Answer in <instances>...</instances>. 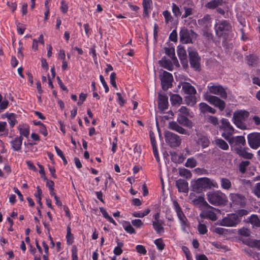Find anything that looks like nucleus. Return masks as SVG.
<instances>
[{
  "label": "nucleus",
  "mask_w": 260,
  "mask_h": 260,
  "mask_svg": "<svg viewBox=\"0 0 260 260\" xmlns=\"http://www.w3.org/2000/svg\"><path fill=\"white\" fill-rule=\"evenodd\" d=\"M158 107L161 111H164L168 108V97L165 94H158Z\"/></svg>",
  "instance_id": "obj_17"
},
{
  "label": "nucleus",
  "mask_w": 260,
  "mask_h": 260,
  "mask_svg": "<svg viewBox=\"0 0 260 260\" xmlns=\"http://www.w3.org/2000/svg\"><path fill=\"white\" fill-rule=\"evenodd\" d=\"M210 93L219 95L221 99H226L228 97L225 89L220 84L211 83L207 86Z\"/></svg>",
  "instance_id": "obj_8"
},
{
  "label": "nucleus",
  "mask_w": 260,
  "mask_h": 260,
  "mask_svg": "<svg viewBox=\"0 0 260 260\" xmlns=\"http://www.w3.org/2000/svg\"><path fill=\"white\" fill-rule=\"evenodd\" d=\"M162 224L163 222L162 221L152 222L153 227L157 234H161L164 232V228L162 225Z\"/></svg>",
  "instance_id": "obj_35"
},
{
  "label": "nucleus",
  "mask_w": 260,
  "mask_h": 260,
  "mask_svg": "<svg viewBox=\"0 0 260 260\" xmlns=\"http://www.w3.org/2000/svg\"><path fill=\"white\" fill-rule=\"evenodd\" d=\"M116 77V73L114 72H113L110 75V83L112 84V85L116 89L117 88V86L116 83L115 79Z\"/></svg>",
  "instance_id": "obj_53"
},
{
  "label": "nucleus",
  "mask_w": 260,
  "mask_h": 260,
  "mask_svg": "<svg viewBox=\"0 0 260 260\" xmlns=\"http://www.w3.org/2000/svg\"><path fill=\"white\" fill-rule=\"evenodd\" d=\"M230 200L234 205L244 207L246 203V199L244 196L240 193H231Z\"/></svg>",
  "instance_id": "obj_15"
},
{
  "label": "nucleus",
  "mask_w": 260,
  "mask_h": 260,
  "mask_svg": "<svg viewBox=\"0 0 260 260\" xmlns=\"http://www.w3.org/2000/svg\"><path fill=\"white\" fill-rule=\"evenodd\" d=\"M207 200L210 204L215 206L224 205L227 201L225 194L219 191L208 193Z\"/></svg>",
  "instance_id": "obj_2"
},
{
  "label": "nucleus",
  "mask_w": 260,
  "mask_h": 260,
  "mask_svg": "<svg viewBox=\"0 0 260 260\" xmlns=\"http://www.w3.org/2000/svg\"><path fill=\"white\" fill-rule=\"evenodd\" d=\"M176 186H177L178 191L182 192H188V182L182 179H179L176 181Z\"/></svg>",
  "instance_id": "obj_19"
},
{
  "label": "nucleus",
  "mask_w": 260,
  "mask_h": 260,
  "mask_svg": "<svg viewBox=\"0 0 260 260\" xmlns=\"http://www.w3.org/2000/svg\"><path fill=\"white\" fill-rule=\"evenodd\" d=\"M232 136H226L223 138L227 140L230 145H234L235 146L236 137H231Z\"/></svg>",
  "instance_id": "obj_59"
},
{
  "label": "nucleus",
  "mask_w": 260,
  "mask_h": 260,
  "mask_svg": "<svg viewBox=\"0 0 260 260\" xmlns=\"http://www.w3.org/2000/svg\"><path fill=\"white\" fill-rule=\"evenodd\" d=\"M22 140L23 138L20 136L11 142L12 148L15 151H19L21 149Z\"/></svg>",
  "instance_id": "obj_25"
},
{
  "label": "nucleus",
  "mask_w": 260,
  "mask_h": 260,
  "mask_svg": "<svg viewBox=\"0 0 260 260\" xmlns=\"http://www.w3.org/2000/svg\"><path fill=\"white\" fill-rule=\"evenodd\" d=\"M200 216L202 218L209 219L213 221L217 219L216 214L212 210L206 209L202 211L200 214Z\"/></svg>",
  "instance_id": "obj_18"
},
{
  "label": "nucleus",
  "mask_w": 260,
  "mask_h": 260,
  "mask_svg": "<svg viewBox=\"0 0 260 260\" xmlns=\"http://www.w3.org/2000/svg\"><path fill=\"white\" fill-rule=\"evenodd\" d=\"M185 103L188 105L193 106L197 103V99L194 95L189 94L185 97Z\"/></svg>",
  "instance_id": "obj_36"
},
{
  "label": "nucleus",
  "mask_w": 260,
  "mask_h": 260,
  "mask_svg": "<svg viewBox=\"0 0 260 260\" xmlns=\"http://www.w3.org/2000/svg\"><path fill=\"white\" fill-rule=\"evenodd\" d=\"M248 142L251 148L257 149L260 146V133H252L247 136Z\"/></svg>",
  "instance_id": "obj_14"
},
{
  "label": "nucleus",
  "mask_w": 260,
  "mask_h": 260,
  "mask_svg": "<svg viewBox=\"0 0 260 260\" xmlns=\"http://www.w3.org/2000/svg\"><path fill=\"white\" fill-rule=\"evenodd\" d=\"M197 34L192 30H188L187 29L183 28L180 31V39L182 43H192V39H196Z\"/></svg>",
  "instance_id": "obj_9"
},
{
  "label": "nucleus",
  "mask_w": 260,
  "mask_h": 260,
  "mask_svg": "<svg viewBox=\"0 0 260 260\" xmlns=\"http://www.w3.org/2000/svg\"><path fill=\"white\" fill-rule=\"evenodd\" d=\"M169 128L175 131L179 134L188 135V132L184 128L180 126L176 121H171L169 123Z\"/></svg>",
  "instance_id": "obj_20"
},
{
  "label": "nucleus",
  "mask_w": 260,
  "mask_h": 260,
  "mask_svg": "<svg viewBox=\"0 0 260 260\" xmlns=\"http://www.w3.org/2000/svg\"><path fill=\"white\" fill-rule=\"evenodd\" d=\"M189 58L190 67L196 71H200L201 64L200 60L201 58L199 56L197 52L194 51H191L189 52Z\"/></svg>",
  "instance_id": "obj_12"
},
{
  "label": "nucleus",
  "mask_w": 260,
  "mask_h": 260,
  "mask_svg": "<svg viewBox=\"0 0 260 260\" xmlns=\"http://www.w3.org/2000/svg\"><path fill=\"white\" fill-rule=\"evenodd\" d=\"M123 226L124 229L129 234H135L136 233L135 230L128 221H125L123 224Z\"/></svg>",
  "instance_id": "obj_42"
},
{
  "label": "nucleus",
  "mask_w": 260,
  "mask_h": 260,
  "mask_svg": "<svg viewBox=\"0 0 260 260\" xmlns=\"http://www.w3.org/2000/svg\"><path fill=\"white\" fill-rule=\"evenodd\" d=\"M154 243L156 245L157 248L161 250L164 248L165 244L163 243V241L161 239H158L154 241Z\"/></svg>",
  "instance_id": "obj_51"
},
{
  "label": "nucleus",
  "mask_w": 260,
  "mask_h": 260,
  "mask_svg": "<svg viewBox=\"0 0 260 260\" xmlns=\"http://www.w3.org/2000/svg\"><path fill=\"white\" fill-rule=\"evenodd\" d=\"M159 78L163 90H167L169 88H171L172 86L173 78L171 73L164 71L162 75H160Z\"/></svg>",
  "instance_id": "obj_11"
},
{
  "label": "nucleus",
  "mask_w": 260,
  "mask_h": 260,
  "mask_svg": "<svg viewBox=\"0 0 260 260\" xmlns=\"http://www.w3.org/2000/svg\"><path fill=\"white\" fill-rule=\"evenodd\" d=\"M236 214L238 215V217L240 218L243 216L247 215L248 214V211L245 209H240L238 210Z\"/></svg>",
  "instance_id": "obj_62"
},
{
  "label": "nucleus",
  "mask_w": 260,
  "mask_h": 260,
  "mask_svg": "<svg viewBox=\"0 0 260 260\" xmlns=\"http://www.w3.org/2000/svg\"><path fill=\"white\" fill-rule=\"evenodd\" d=\"M198 22L200 25L203 27H208L211 23V18L209 15L207 14L203 18L199 19Z\"/></svg>",
  "instance_id": "obj_30"
},
{
  "label": "nucleus",
  "mask_w": 260,
  "mask_h": 260,
  "mask_svg": "<svg viewBox=\"0 0 260 260\" xmlns=\"http://www.w3.org/2000/svg\"><path fill=\"white\" fill-rule=\"evenodd\" d=\"M192 202L194 205L198 206L199 207H204L207 208L213 209L212 207L208 204L204 198L202 196H200L197 198L194 199Z\"/></svg>",
  "instance_id": "obj_22"
},
{
  "label": "nucleus",
  "mask_w": 260,
  "mask_h": 260,
  "mask_svg": "<svg viewBox=\"0 0 260 260\" xmlns=\"http://www.w3.org/2000/svg\"><path fill=\"white\" fill-rule=\"evenodd\" d=\"M179 114H181L185 116H188L189 115V110L186 107L182 106L179 110Z\"/></svg>",
  "instance_id": "obj_58"
},
{
  "label": "nucleus",
  "mask_w": 260,
  "mask_h": 260,
  "mask_svg": "<svg viewBox=\"0 0 260 260\" xmlns=\"http://www.w3.org/2000/svg\"><path fill=\"white\" fill-rule=\"evenodd\" d=\"M55 149L57 155L59 156L62 159L64 165H67L68 163V161L66 158L65 156H64L62 151L56 146H55Z\"/></svg>",
  "instance_id": "obj_49"
},
{
  "label": "nucleus",
  "mask_w": 260,
  "mask_h": 260,
  "mask_svg": "<svg viewBox=\"0 0 260 260\" xmlns=\"http://www.w3.org/2000/svg\"><path fill=\"white\" fill-rule=\"evenodd\" d=\"M199 109L201 113L205 114L207 113H210L215 114L216 110L212 107L209 106L205 103H201L199 104Z\"/></svg>",
  "instance_id": "obj_23"
},
{
  "label": "nucleus",
  "mask_w": 260,
  "mask_h": 260,
  "mask_svg": "<svg viewBox=\"0 0 260 260\" xmlns=\"http://www.w3.org/2000/svg\"><path fill=\"white\" fill-rule=\"evenodd\" d=\"M159 63L161 67L169 71H171L173 69V65L171 61L169 59H167L166 56L163 57L159 61Z\"/></svg>",
  "instance_id": "obj_31"
},
{
  "label": "nucleus",
  "mask_w": 260,
  "mask_h": 260,
  "mask_svg": "<svg viewBox=\"0 0 260 260\" xmlns=\"http://www.w3.org/2000/svg\"><path fill=\"white\" fill-rule=\"evenodd\" d=\"M18 129L19 130L20 134L21 136H23L27 138L29 134V128L28 125H23L22 127L19 126L18 127Z\"/></svg>",
  "instance_id": "obj_38"
},
{
  "label": "nucleus",
  "mask_w": 260,
  "mask_h": 260,
  "mask_svg": "<svg viewBox=\"0 0 260 260\" xmlns=\"http://www.w3.org/2000/svg\"><path fill=\"white\" fill-rule=\"evenodd\" d=\"M177 53H178V55L179 57V59L185 58V57H187L186 51L182 47H181L178 49Z\"/></svg>",
  "instance_id": "obj_52"
},
{
  "label": "nucleus",
  "mask_w": 260,
  "mask_h": 260,
  "mask_svg": "<svg viewBox=\"0 0 260 260\" xmlns=\"http://www.w3.org/2000/svg\"><path fill=\"white\" fill-rule=\"evenodd\" d=\"M149 136H150L151 143V145L152 146L153 154L156 159V161L157 162H159L160 160V159L159 157L158 153V151H157V147H156V140L155 139L154 134L152 131H150L149 132Z\"/></svg>",
  "instance_id": "obj_21"
},
{
  "label": "nucleus",
  "mask_w": 260,
  "mask_h": 260,
  "mask_svg": "<svg viewBox=\"0 0 260 260\" xmlns=\"http://www.w3.org/2000/svg\"><path fill=\"white\" fill-rule=\"evenodd\" d=\"M172 12L176 17L180 16L181 12L178 6L175 3L172 4Z\"/></svg>",
  "instance_id": "obj_47"
},
{
  "label": "nucleus",
  "mask_w": 260,
  "mask_h": 260,
  "mask_svg": "<svg viewBox=\"0 0 260 260\" xmlns=\"http://www.w3.org/2000/svg\"><path fill=\"white\" fill-rule=\"evenodd\" d=\"M173 204L175 207V211L177 213V216L180 221L181 225H187V219L186 218V216L182 212V209L180 207L177 201H174L173 202Z\"/></svg>",
  "instance_id": "obj_16"
},
{
  "label": "nucleus",
  "mask_w": 260,
  "mask_h": 260,
  "mask_svg": "<svg viewBox=\"0 0 260 260\" xmlns=\"http://www.w3.org/2000/svg\"><path fill=\"white\" fill-rule=\"evenodd\" d=\"M165 53L170 58H172L174 64L176 66L179 65V63L177 58L175 57V49L174 48H165Z\"/></svg>",
  "instance_id": "obj_28"
},
{
  "label": "nucleus",
  "mask_w": 260,
  "mask_h": 260,
  "mask_svg": "<svg viewBox=\"0 0 260 260\" xmlns=\"http://www.w3.org/2000/svg\"><path fill=\"white\" fill-rule=\"evenodd\" d=\"M6 117L9 121V122L11 127H13L17 123L15 114L14 113L7 114Z\"/></svg>",
  "instance_id": "obj_43"
},
{
  "label": "nucleus",
  "mask_w": 260,
  "mask_h": 260,
  "mask_svg": "<svg viewBox=\"0 0 260 260\" xmlns=\"http://www.w3.org/2000/svg\"><path fill=\"white\" fill-rule=\"evenodd\" d=\"M215 144L221 149L227 150L229 149V145L228 143L220 138H217L214 141Z\"/></svg>",
  "instance_id": "obj_33"
},
{
  "label": "nucleus",
  "mask_w": 260,
  "mask_h": 260,
  "mask_svg": "<svg viewBox=\"0 0 260 260\" xmlns=\"http://www.w3.org/2000/svg\"><path fill=\"white\" fill-rule=\"evenodd\" d=\"M238 233L240 235L248 237L250 235V231L247 228L240 229L238 231Z\"/></svg>",
  "instance_id": "obj_54"
},
{
  "label": "nucleus",
  "mask_w": 260,
  "mask_h": 260,
  "mask_svg": "<svg viewBox=\"0 0 260 260\" xmlns=\"http://www.w3.org/2000/svg\"><path fill=\"white\" fill-rule=\"evenodd\" d=\"M197 160L193 157H190L187 159V161L185 164L186 167L193 168L197 166Z\"/></svg>",
  "instance_id": "obj_45"
},
{
  "label": "nucleus",
  "mask_w": 260,
  "mask_h": 260,
  "mask_svg": "<svg viewBox=\"0 0 260 260\" xmlns=\"http://www.w3.org/2000/svg\"><path fill=\"white\" fill-rule=\"evenodd\" d=\"M246 63L250 66H256L258 62V58L254 54H249L246 56Z\"/></svg>",
  "instance_id": "obj_27"
},
{
  "label": "nucleus",
  "mask_w": 260,
  "mask_h": 260,
  "mask_svg": "<svg viewBox=\"0 0 260 260\" xmlns=\"http://www.w3.org/2000/svg\"><path fill=\"white\" fill-rule=\"evenodd\" d=\"M241 219L238 217V215L235 213L228 214L220 222V225L224 226H235L239 224Z\"/></svg>",
  "instance_id": "obj_6"
},
{
  "label": "nucleus",
  "mask_w": 260,
  "mask_h": 260,
  "mask_svg": "<svg viewBox=\"0 0 260 260\" xmlns=\"http://www.w3.org/2000/svg\"><path fill=\"white\" fill-rule=\"evenodd\" d=\"M179 174L181 176L185 177L186 178H190L192 174L190 171L185 168H179Z\"/></svg>",
  "instance_id": "obj_37"
},
{
  "label": "nucleus",
  "mask_w": 260,
  "mask_h": 260,
  "mask_svg": "<svg viewBox=\"0 0 260 260\" xmlns=\"http://www.w3.org/2000/svg\"><path fill=\"white\" fill-rule=\"evenodd\" d=\"M223 0H211L205 5V7L209 9H214L223 4Z\"/></svg>",
  "instance_id": "obj_29"
},
{
  "label": "nucleus",
  "mask_w": 260,
  "mask_h": 260,
  "mask_svg": "<svg viewBox=\"0 0 260 260\" xmlns=\"http://www.w3.org/2000/svg\"><path fill=\"white\" fill-rule=\"evenodd\" d=\"M250 161L249 160L242 161L239 165V170L242 173H244L246 171V168L249 165Z\"/></svg>",
  "instance_id": "obj_46"
},
{
  "label": "nucleus",
  "mask_w": 260,
  "mask_h": 260,
  "mask_svg": "<svg viewBox=\"0 0 260 260\" xmlns=\"http://www.w3.org/2000/svg\"><path fill=\"white\" fill-rule=\"evenodd\" d=\"M169 39L173 42L177 41V33L175 29L173 30L170 35Z\"/></svg>",
  "instance_id": "obj_57"
},
{
  "label": "nucleus",
  "mask_w": 260,
  "mask_h": 260,
  "mask_svg": "<svg viewBox=\"0 0 260 260\" xmlns=\"http://www.w3.org/2000/svg\"><path fill=\"white\" fill-rule=\"evenodd\" d=\"M209 121L215 126L218 125L219 123L218 119L216 116H210L209 117Z\"/></svg>",
  "instance_id": "obj_60"
},
{
  "label": "nucleus",
  "mask_w": 260,
  "mask_h": 260,
  "mask_svg": "<svg viewBox=\"0 0 260 260\" xmlns=\"http://www.w3.org/2000/svg\"><path fill=\"white\" fill-rule=\"evenodd\" d=\"M162 14L165 17V21L167 23H169V21H171L172 17L170 13L168 10L164 11Z\"/></svg>",
  "instance_id": "obj_55"
},
{
  "label": "nucleus",
  "mask_w": 260,
  "mask_h": 260,
  "mask_svg": "<svg viewBox=\"0 0 260 260\" xmlns=\"http://www.w3.org/2000/svg\"><path fill=\"white\" fill-rule=\"evenodd\" d=\"M197 143L198 145H201L203 148H205L209 146L210 141L207 137L200 136L198 139Z\"/></svg>",
  "instance_id": "obj_32"
},
{
  "label": "nucleus",
  "mask_w": 260,
  "mask_h": 260,
  "mask_svg": "<svg viewBox=\"0 0 260 260\" xmlns=\"http://www.w3.org/2000/svg\"><path fill=\"white\" fill-rule=\"evenodd\" d=\"M61 11L63 13H66L68 10V6L65 3L64 1H62L61 2V7H60Z\"/></svg>",
  "instance_id": "obj_63"
},
{
  "label": "nucleus",
  "mask_w": 260,
  "mask_h": 260,
  "mask_svg": "<svg viewBox=\"0 0 260 260\" xmlns=\"http://www.w3.org/2000/svg\"><path fill=\"white\" fill-rule=\"evenodd\" d=\"M247 244L250 247L260 250V240L250 239L247 241Z\"/></svg>",
  "instance_id": "obj_40"
},
{
  "label": "nucleus",
  "mask_w": 260,
  "mask_h": 260,
  "mask_svg": "<svg viewBox=\"0 0 260 260\" xmlns=\"http://www.w3.org/2000/svg\"><path fill=\"white\" fill-rule=\"evenodd\" d=\"M132 223L134 226L137 228L141 227L143 224V222L140 219L133 220L132 221Z\"/></svg>",
  "instance_id": "obj_64"
},
{
  "label": "nucleus",
  "mask_w": 260,
  "mask_h": 260,
  "mask_svg": "<svg viewBox=\"0 0 260 260\" xmlns=\"http://www.w3.org/2000/svg\"><path fill=\"white\" fill-rule=\"evenodd\" d=\"M221 187L225 189H229L231 187V182L228 178H222L221 179Z\"/></svg>",
  "instance_id": "obj_44"
},
{
  "label": "nucleus",
  "mask_w": 260,
  "mask_h": 260,
  "mask_svg": "<svg viewBox=\"0 0 260 260\" xmlns=\"http://www.w3.org/2000/svg\"><path fill=\"white\" fill-rule=\"evenodd\" d=\"M182 89L186 94H195L196 89L189 83L184 82L182 84Z\"/></svg>",
  "instance_id": "obj_26"
},
{
  "label": "nucleus",
  "mask_w": 260,
  "mask_h": 260,
  "mask_svg": "<svg viewBox=\"0 0 260 260\" xmlns=\"http://www.w3.org/2000/svg\"><path fill=\"white\" fill-rule=\"evenodd\" d=\"M198 230L200 234L204 235L207 232V229L205 224L199 223L198 227Z\"/></svg>",
  "instance_id": "obj_48"
},
{
  "label": "nucleus",
  "mask_w": 260,
  "mask_h": 260,
  "mask_svg": "<svg viewBox=\"0 0 260 260\" xmlns=\"http://www.w3.org/2000/svg\"><path fill=\"white\" fill-rule=\"evenodd\" d=\"M215 30L216 34L218 37H222L231 31L232 26L228 20H218L215 25Z\"/></svg>",
  "instance_id": "obj_3"
},
{
  "label": "nucleus",
  "mask_w": 260,
  "mask_h": 260,
  "mask_svg": "<svg viewBox=\"0 0 260 260\" xmlns=\"http://www.w3.org/2000/svg\"><path fill=\"white\" fill-rule=\"evenodd\" d=\"M37 192L35 194V197L37 199V201L40 206L42 207V203L41 202V196L42 194V190L40 188L39 186L37 187Z\"/></svg>",
  "instance_id": "obj_50"
},
{
  "label": "nucleus",
  "mask_w": 260,
  "mask_h": 260,
  "mask_svg": "<svg viewBox=\"0 0 260 260\" xmlns=\"http://www.w3.org/2000/svg\"><path fill=\"white\" fill-rule=\"evenodd\" d=\"M249 222L257 227H260V219L257 215L253 214L249 218Z\"/></svg>",
  "instance_id": "obj_39"
},
{
  "label": "nucleus",
  "mask_w": 260,
  "mask_h": 260,
  "mask_svg": "<svg viewBox=\"0 0 260 260\" xmlns=\"http://www.w3.org/2000/svg\"><path fill=\"white\" fill-rule=\"evenodd\" d=\"M152 4V0H143V13L145 16H148L149 11L151 8V4Z\"/></svg>",
  "instance_id": "obj_34"
},
{
  "label": "nucleus",
  "mask_w": 260,
  "mask_h": 260,
  "mask_svg": "<svg viewBox=\"0 0 260 260\" xmlns=\"http://www.w3.org/2000/svg\"><path fill=\"white\" fill-rule=\"evenodd\" d=\"M184 9L185 10V13L183 15L182 18H187L188 16L191 15L192 14V9L191 8H188L186 7H184Z\"/></svg>",
  "instance_id": "obj_56"
},
{
  "label": "nucleus",
  "mask_w": 260,
  "mask_h": 260,
  "mask_svg": "<svg viewBox=\"0 0 260 260\" xmlns=\"http://www.w3.org/2000/svg\"><path fill=\"white\" fill-rule=\"evenodd\" d=\"M250 113L245 110H239L233 113V120L235 125L239 128L245 130L247 129V126L245 122L249 116Z\"/></svg>",
  "instance_id": "obj_1"
},
{
  "label": "nucleus",
  "mask_w": 260,
  "mask_h": 260,
  "mask_svg": "<svg viewBox=\"0 0 260 260\" xmlns=\"http://www.w3.org/2000/svg\"><path fill=\"white\" fill-rule=\"evenodd\" d=\"M187 116L178 114L177 121L181 125L186 127H191L192 123L187 117Z\"/></svg>",
  "instance_id": "obj_24"
},
{
  "label": "nucleus",
  "mask_w": 260,
  "mask_h": 260,
  "mask_svg": "<svg viewBox=\"0 0 260 260\" xmlns=\"http://www.w3.org/2000/svg\"><path fill=\"white\" fill-rule=\"evenodd\" d=\"M170 100L173 105L180 104L182 103V98L178 94H174L171 96Z\"/></svg>",
  "instance_id": "obj_41"
},
{
  "label": "nucleus",
  "mask_w": 260,
  "mask_h": 260,
  "mask_svg": "<svg viewBox=\"0 0 260 260\" xmlns=\"http://www.w3.org/2000/svg\"><path fill=\"white\" fill-rule=\"evenodd\" d=\"M204 98L206 101L218 108L221 111H223L225 108V102L218 96L212 95L209 94L208 93H206L204 95Z\"/></svg>",
  "instance_id": "obj_5"
},
{
  "label": "nucleus",
  "mask_w": 260,
  "mask_h": 260,
  "mask_svg": "<svg viewBox=\"0 0 260 260\" xmlns=\"http://www.w3.org/2000/svg\"><path fill=\"white\" fill-rule=\"evenodd\" d=\"M166 141L172 147H176L179 146L181 142L179 136L169 131H167L165 133Z\"/></svg>",
  "instance_id": "obj_10"
},
{
  "label": "nucleus",
  "mask_w": 260,
  "mask_h": 260,
  "mask_svg": "<svg viewBox=\"0 0 260 260\" xmlns=\"http://www.w3.org/2000/svg\"><path fill=\"white\" fill-rule=\"evenodd\" d=\"M221 124L219 128L223 131L221 136L224 137L226 136H232L234 133V128L229 121L227 119L222 118L221 120Z\"/></svg>",
  "instance_id": "obj_13"
},
{
  "label": "nucleus",
  "mask_w": 260,
  "mask_h": 260,
  "mask_svg": "<svg viewBox=\"0 0 260 260\" xmlns=\"http://www.w3.org/2000/svg\"><path fill=\"white\" fill-rule=\"evenodd\" d=\"M211 186H214V185L210 179L205 177L198 179L193 185V188L194 191L200 192L203 189L210 188Z\"/></svg>",
  "instance_id": "obj_7"
},
{
  "label": "nucleus",
  "mask_w": 260,
  "mask_h": 260,
  "mask_svg": "<svg viewBox=\"0 0 260 260\" xmlns=\"http://www.w3.org/2000/svg\"><path fill=\"white\" fill-rule=\"evenodd\" d=\"M136 249L137 251L139 253L145 254L146 253V250L143 245H138L136 246Z\"/></svg>",
  "instance_id": "obj_61"
},
{
  "label": "nucleus",
  "mask_w": 260,
  "mask_h": 260,
  "mask_svg": "<svg viewBox=\"0 0 260 260\" xmlns=\"http://www.w3.org/2000/svg\"><path fill=\"white\" fill-rule=\"evenodd\" d=\"M246 144V141L244 136H236L235 141V150L236 153L245 158H251L252 154L246 152L243 149L242 147Z\"/></svg>",
  "instance_id": "obj_4"
}]
</instances>
